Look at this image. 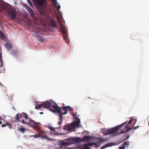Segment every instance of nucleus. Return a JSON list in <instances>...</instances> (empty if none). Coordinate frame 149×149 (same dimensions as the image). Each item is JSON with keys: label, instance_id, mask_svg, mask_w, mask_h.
Segmentation results:
<instances>
[{"label": "nucleus", "instance_id": "nucleus-31", "mask_svg": "<svg viewBox=\"0 0 149 149\" xmlns=\"http://www.w3.org/2000/svg\"><path fill=\"white\" fill-rule=\"evenodd\" d=\"M6 126V123L5 124H2L1 125L2 127H4Z\"/></svg>", "mask_w": 149, "mask_h": 149}, {"label": "nucleus", "instance_id": "nucleus-27", "mask_svg": "<svg viewBox=\"0 0 149 149\" xmlns=\"http://www.w3.org/2000/svg\"><path fill=\"white\" fill-rule=\"evenodd\" d=\"M132 121H133V120L132 119H130L129 121V122H128L127 124H130L132 123Z\"/></svg>", "mask_w": 149, "mask_h": 149}, {"label": "nucleus", "instance_id": "nucleus-16", "mask_svg": "<svg viewBox=\"0 0 149 149\" xmlns=\"http://www.w3.org/2000/svg\"><path fill=\"white\" fill-rule=\"evenodd\" d=\"M0 38L2 40L4 39L5 38V36L3 34L1 31H0Z\"/></svg>", "mask_w": 149, "mask_h": 149}, {"label": "nucleus", "instance_id": "nucleus-42", "mask_svg": "<svg viewBox=\"0 0 149 149\" xmlns=\"http://www.w3.org/2000/svg\"><path fill=\"white\" fill-rule=\"evenodd\" d=\"M97 146V145H95V146ZM96 147L97 148V147L96 146Z\"/></svg>", "mask_w": 149, "mask_h": 149}, {"label": "nucleus", "instance_id": "nucleus-29", "mask_svg": "<svg viewBox=\"0 0 149 149\" xmlns=\"http://www.w3.org/2000/svg\"><path fill=\"white\" fill-rule=\"evenodd\" d=\"M119 149H125V147L123 146L119 147Z\"/></svg>", "mask_w": 149, "mask_h": 149}, {"label": "nucleus", "instance_id": "nucleus-35", "mask_svg": "<svg viewBox=\"0 0 149 149\" xmlns=\"http://www.w3.org/2000/svg\"><path fill=\"white\" fill-rule=\"evenodd\" d=\"M0 58H2V53H0Z\"/></svg>", "mask_w": 149, "mask_h": 149}, {"label": "nucleus", "instance_id": "nucleus-43", "mask_svg": "<svg viewBox=\"0 0 149 149\" xmlns=\"http://www.w3.org/2000/svg\"><path fill=\"white\" fill-rule=\"evenodd\" d=\"M58 128H59V127H58L57 128V129H58Z\"/></svg>", "mask_w": 149, "mask_h": 149}, {"label": "nucleus", "instance_id": "nucleus-20", "mask_svg": "<svg viewBox=\"0 0 149 149\" xmlns=\"http://www.w3.org/2000/svg\"><path fill=\"white\" fill-rule=\"evenodd\" d=\"M6 126H7L10 128H11L12 127V125L8 123H6Z\"/></svg>", "mask_w": 149, "mask_h": 149}, {"label": "nucleus", "instance_id": "nucleus-33", "mask_svg": "<svg viewBox=\"0 0 149 149\" xmlns=\"http://www.w3.org/2000/svg\"><path fill=\"white\" fill-rule=\"evenodd\" d=\"M58 10H59L60 8L61 7H60V6L59 5V4H58Z\"/></svg>", "mask_w": 149, "mask_h": 149}, {"label": "nucleus", "instance_id": "nucleus-37", "mask_svg": "<svg viewBox=\"0 0 149 149\" xmlns=\"http://www.w3.org/2000/svg\"><path fill=\"white\" fill-rule=\"evenodd\" d=\"M40 114H43V112H40Z\"/></svg>", "mask_w": 149, "mask_h": 149}, {"label": "nucleus", "instance_id": "nucleus-6", "mask_svg": "<svg viewBox=\"0 0 149 149\" xmlns=\"http://www.w3.org/2000/svg\"><path fill=\"white\" fill-rule=\"evenodd\" d=\"M34 2V4L37 8H39L41 6H43L45 1V0H32Z\"/></svg>", "mask_w": 149, "mask_h": 149}, {"label": "nucleus", "instance_id": "nucleus-13", "mask_svg": "<svg viewBox=\"0 0 149 149\" xmlns=\"http://www.w3.org/2000/svg\"><path fill=\"white\" fill-rule=\"evenodd\" d=\"M50 24L53 28L56 27L57 26V24L55 21L54 19H53L50 22Z\"/></svg>", "mask_w": 149, "mask_h": 149}, {"label": "nucleus", "instance_id": "nucleus-18", "mask_svg": "<svg viewBox=\"0 0 149 149\" xmlns=\"http://www.w3.org/2000/svg\"><path fill=\"white\" fill-rule=\"evenodd\" d=\"M95 144V143H88L87 144H86V145L87 146H91Z\"/></svg>", "mask_w": 149, "mask_h": 149}, {"label": "nucleus", "instance_id": "nucleus-23", "mask_svg": "<svg viewBox=\"0 0 149 149\" xmlns=\"http://www.w3.org/2000/svg\"><path fill=\"white\" fill-rule=\"evenodd\" d=\"M27 0V1L28 2V3H29V5L31 6H32V4L30 1V0Z\"/></svg>", "mask_w": 149, "mask_h": 149}, {"label": "nucleus", "instance_id": "nucleus-9", "mask_svg": "<svg viewBox=\"0 0 149 149\" xmlns=\"http://www.w3.org/2000/svg\"><path fill=\"white\" fill-rule=\"evenodd\" d=\"M62 31L61 32L64 36V39H67L68 37V33L67 31L65 29V28L63 26L61 25Z\"/></svg>", "mask_w": 149, "mask_h": 149}, {"label": "nucleus", "instance_id": "nucleus-28", "mask_svg": "<svg viewBox=\"0 0 149 149\" xmlns=\"http://www.w3.org/2000/svg\"><path fill=\"white\" fill-rule=\"evenodd\" d=\"M139 127V126H138L136 127H133V128L134 130H135L137 129Z\"/></svg>", "mask_w": 149, "mask_h": 149}, {"label": "nucleus", "instance_id": "nucleus-38", "mask_svg": "<svg viewBox=\"0 0 149 149\" xmlns=\"http://www.w3.org/2000/svg\"><path fill=\"white\" fill-rule=\"evenodd\" d=\"M128 138H129V136H127L126 137V139H128Z\"/></svg>", "mask_w": 149, "mask_h": 149}, {"label": "nucleus", "instance_id": "nucleus-24", "mask_svg": "<svg viewBox=\"0 0 149 149\" xmlns=\"http://www.w3.org/2000/svg\"><path fill=\"white\" fill-rule=\"evenodd\" d=\"M129 124H127L125 126V128L126 129V130H128L129 128Z\"/></svg>", "mask_w": 149, "mask_h": 149}, {"label": "nucleus", "instance_id": "nucleus-19", "mask_svg": "<svg viewBox=\"0 0 149 149\" xmlns=\"http://www.w3.org/2000/svg\"><path fill=\"white\" fill-rule=\"evenodd\" d=\"M98 139L101 142H104L106 141V140L102 138H98Z\"/></svg>", "mask_w": 149, "mask_h": 149}, {"label": "nucleus", "instance_id": "nucleus-15", "mask_svg": "<svg viewBox=\"0 0 149 149\" xmlns=\"http://www.w3.org/2000/svg\"><path fill=\"white\" fill-rule=\"evenodd\" d=\"M132 129H133V127L129 128L128 130H123L121 131L120 133L122 134V133H124L130 131V130H132Z\"/></svg>", "mask_w": 149, "mask_h": 149}, {"label": "nucleus", "instance_id": "nucleus-25", "mask_svg": "<svg viewBox=\"0 0 149 149\" xmlns=\"http://www.w3.org/2000/svg\"><path fill=\"white\" fill-rule=\"evenodd\" d=\"M94 103L96 105H97L99 103V101H98L97 100H94Z\"/></svg>", "mask_w": 149, "mask_h": 149}, {"label": "nucleus", "instance_id": "nucleus-11", "mask_svg": "<svg viewBox=\"0 0 149 149\" xmlns=\"http://www.w3.org/2000/svg\"><path fill=\"white\" fill-rule=\"evenodd\" d=\"M92 136H84L82 138V141H89L91 139Z\"/></svg>", "mask_w": 149, "mask_h": 149}, {"label": "nucleus", "instance_id": "nucleus-32", "mask_svg": "<svg viewBox=\"0 0 149 149\" xmlns=\"http://www.w3.org/2000/svg\"><path fill=\"white\" fill-rule=\"evenodd\" d=\"M12 54H14L15 53V51H13L11 52Z\"/></svg>", "mask_w": 149, "mask_h": 149}, {"label": "nucleus", "instance_id": "nucleus-26", "mask_svg": "<svg viewBox=\"0 0 149 149\" xmlns=\"http://www.w3.org/2000/svg\"><path fill=\"white\" fill-rule=\"evenodd\" d=\"M0 62L1 65H2L3 66V61L2 58H0Z\"/></svg>", "mask_w": 149, "mask_h": 149}, {"label": "nucleus", "instance_id": "nucleus-17", "mask_svg": "<svg viewBox=\"0 0 149 149\" xmlns=\"http://www.w3.org/2000/svg\"><path fill=\"white\" fill-rule=\"evenodd\" d=\"M18 130L21 132L24 133V131H25V129L23 127L19 128Z\"/></svg>", "mask_w": 149, "mask_h": 149}, {"label": "nucleus", "instance_id": "nucleus-21", "mask_svg": "<svg viewBox=\"0 0 149 149\" xmlns=\"http://www.w3.org/2000/svg\"><path fill=\"white\" fill-rule=\"evenodd\" d=\"M129 144V142H126L123 144V146L125 147L126 146H127Z\"/></svg>", "mask_w": 149, "mask_h": 149}, {"label": "nucleus", "instance_id": "nucleus-22", "mask_svg": "<svg viewBox=\"0 0 149 149\" xmlns=\"http://www.w3.org/2000/svg\"><path fill=\"white\" fill-rule=\"evenodd\" d=\"M33 136L35 138H38V137H40V136L39 134H36V135H34L33 136Z\"/></svg>", "mask_w": 149, "mask_h": 149}, {"label": "nucleus", "instance_id": "nucleus-34", "mask_svg": "<svg viewBox=\"0 0 149 149\" xmlns=\"http://www.w3.org/2000/svg\"><path fill=\"white\" fill-rule=\"evenodd\" d=\"M59 134V135H65V134H63V133H60Z\"/></svg>", "mask_w": 149, "mask_h": 149}, {"label": "nucleus", "instance_id": "nucleus-8", "mask_svg": "<svg viewBox=\"0 0 149 149\" xmlns=\"http://www.w3.org/2000/svg\"><path fill=\"white\" fill-rule=\"evenodd\" d=\"M7 14H8L9 18L11 19H14L16 16L15 11L14 10H10L8 11Z\"/></svg>", "mask_w": 149, "mask_h": 149}, {"label": "nucleus", "instance_id": "nucleus-30", "mask_svg": "<svg viewBox=\"0 0 149 149\" xmlns=\"http://www.w3.org/2000/svg\"><path fill=\"white\" fill-rule=\"evenodd\" d=\"M49 129L50 130H53V131H54V128H52V127H49Z\"/></svg>", "mask_w": 149, "mask_h": 149}, {"label": "nucleus", "instance_id": "nucleus-2", "mask_svg": "<svg viewBox=\"0 0 149 149\" xmlns=\"http://www.w3.org/2000/svg\"><path fill=\"white\" fill-rule=\"evenodd\" d=\"M15 122H22L24 124L29 125L33 127H38V123L28 117L26 113L23 112L22 114L18 113L15 118Z\"/></svg>", "mask_w": 149, "mask_h": 149}, {"label": "nucleus", "instance_id": "nucleus-10", "mask_svg": "<svg viewBox=\"0 0 149 149\" xmlns=\"http://www.w3.org/2000/svg\"><path fill=\"white\" fill-rule=\"evenodd\" d=\"M24 7H25L27 10L29 12L31 15L32 16H34V14L33 11L32 9L28 6L26 5H24Z\"/></svg>", "mask_w": 149, "mask_h": 149}, {"label": "nucleus", "instance_id": "nucleus-1", "mask_svg": "<svg viewBox=\"0 0 149 149\" xmlns=\"http://www.w3.org/2000/svg\"><path fill=\"white\" fill-rule=\"evenodd\" d=\"M43 108H47L53 112H56L58 113L59 120L58 124L59 125H61L62 123L63 115L67 114L68 111H72L73 110V109L70 106L64 107L61 109L56 103L52 100L38 104L36 105L35 107V109L37 110Z\"/></svg>", "mask_w": 149, "mask_h": 149}, {"label": "nucleus", "instance_id": "nucleus-12", "mask_svg": "<svg viewBox=\"0 0 149 149\" xmlns=\"http://www.w3.org/2000/svg\"><path fill=\"white\" fill-rule=\"evenodd\" d=\"M112 143H107L106 144L103 146L101 148V149H103L109 147H111L113 145Z\"/></svg>", "mask_w": 149, "mask_h": 149}, {"label": "nucleus", "instance_id": "nucleus-3", "mask_svg": "<svg viewBox=\"0 0 149 149\" xmlns=\"http://www.w3.org/2000/svg\"><path fill=\"white\" fill-rule=\"evenodd\" d=\"M65 140V141H61V145H70L79 142L81 141V139L79 137H75L74 138H68Z\"/></svg>", "mask_w": 149, "mask_h": 149}, {"label": "nucleus", "instance_id": "nucleus-5", "mask_svg": "<svg viewBox=\"0 0 149 149\" xmlns=\"http://www.w3.org/2000/svg\"><path fill=\"white\" fill-rule=\"evenodd\" d=\"M80 123V120L79 119H78L77 120L72 123L71 125L65 126L63 128L64 130H66L70 132L73 131L75 130V127H80L79 126Z\"/></svg>", "mask_w": 149, "mask_h": 149}, {"label": "nucleus", "instance_id": "nucleus-39", "mask_svg": "<svg viewBox=\"0 0 149 149\" xmlns=\"http://www.w3.org/2000/svg\"><path fill=\"white\" fill-rule=\"evenodd\" d=\"M39 12L41 14H42V13L41 11L40 10H39Z\"/></svg>", "mask_w": 149, "mask_h": 149}, {"label": "nucleus", "instance_id": "nucleus-7", "mask_svg": "<svg viewBox=\"0 0 149 149\" xmlns=\"http://www.w3.org/2000/svg\"><path fill=\"white\" fill-rule=\"evenodd\" d=\"M46 132L44 131L40 130L39 132V134L40 137L45 139H46L48 141H52L53 140L50 138H49L46 135Z\"/></svg>", "mask_w": 149, "mask_h": 149}, {"label": "nucleus", "instance_id": "nucleus-36", "mask_svg": "<svg viewBox=\"0 0 149 149\" xmlns=\"http://www.w3.org/2000/svg\"><path fill=\"white\" fill-rule=\"evenodd\" d=\"M2 123V121L0 120V124H1Z\"/></svg>", "mask_w": 149, "mask_h": 149}, {"label": "nucleus", "instance_id": "nucleus-41", "mask_svg": "<svg viewBox=\"0 0 149 149\" xmlns=\"http://www.w3.org/2000/svg\"><path fill=\"white\" fill-rule=\"evenodd\" d=\"M71 148H68V149H70Z\"/></svg>", "mask_w": 149, "mask_h": 149}, {"label": "nucleus", "instance_id": "nucleus-40", "mask_svg": "<svg viewBox=\"0 0 149 149\" xmlns=\"http://www.w3.org/2000/svg\"><path fill=\"white\" fill-rule=\"evenodd\" d=\"M2 66H2V65H1H1H0V66H1V67H2Z\"/></svg>", "mask_w": 149, "mask_h": 149}, {"label": "nucleus", "instance_id": "nucleus-14", "mask_svg": "<svg viewBox=\"0 0 149 149\" xmlns=\"http://www.w3.org/2000/svg\"><path fill=\"white\" fill-rule=\"evenodd\" d=\"M6 47L8 49H10L12 47V45L10 42H8L6 43Z\"/></svg>", "mask_w": 149, "mask_h": 149}, {"label": "nucleus", "instance_id": "nucleus-4", "mask_svg": "<svg viewBox=\"0 0 149 149\" xmlns=\"http://www.w3.org/2000/svg\"><path fill=\"white\" fill-rule=\"evenodd\" d=\"M127 121L122 124L118 125L116 127L111 129H108L104 132V135H106L108 134H116L118 131L119 128L123 127L126 123Z\"/></svg>", "mask_w": 149, "mask_h": 149}]
</instances>
